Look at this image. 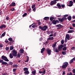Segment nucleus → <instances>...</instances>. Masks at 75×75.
<instances>
[{"instance_id": "nucleus-1", "label": "nucleus", "mask_w": 75, "mask_h": 75, "mask_svg": "<svg viewBox=\"0 0 75 75\" xmlns=\"http://www.w3.org/2000/svg\"><path fill=\"white\" fill-rule=\"evenodd\" d=\"M68 62H64L63 64V65L62 66V69H66L68 67Z\"/></svg>"}, {"instance_id": "nucleus-2", "label": "nucleus", "mask_w": 75, "mask_h": 75, "mask_svg": "<svg viewBox=\"0 0 75 75\" xmlns=\"http://www.w3.org/2000/svg\"><path fill=\"white\" fill-rule=\"evenodd\" d=\"M40 29L42 31H46V29H47V25L44 26L43 27H42L41 26L39 27Z\"/></svg>"}, {"instance_id": "nucleus-3", "label": "nucleus", "mask_w": 75, "mask_h": 75, "mask_svg": "<svg viewBox=\"0 0 75 75\" xmlns=\"http://www.w3.org/2000/svg\"><path fill=\"white\" fill-rule=\"evenodd\" d=\"M58 20L60 22H62L63 21H65L67 20V18L65 17H63L62 18H58Z\"/></svg>"}, {"instance_id": "nucleus-4", "label": "nucleus", "mask_w": 75, "mask_h": 75, "mask_svg": "<svg viewBox=\"0 0 75 75\" xmlns=\"http://www.w3.org/2000/svg\"><path fill=\"white\" fill-rule=\"evenodd\" d=\"M1 58L3 60H4V61H7V62H8V61H9V60L8 59H7V57L4 56V55L2 56Z\"/></svg>"}, {"instance_id": "nucleus-5", "label": "nucleus", "mask_w": 75, "mask_h": 75, "mask_svg": "<svg viewBox=\"0 0 75 75\" xmlns=\"http://www.w3.org/2000/svg\"><path fill=\"white\" fill-rule=\"evenodd\" d=\"M17 54V52L16 50H14L12 51V54L13 57H16Z\"/></svg>"}, {"instance_id": "nucleus-6", "label": "nucleus", "mask_w": 75, "mask_h": 75, "mask_svg": "<svg viewBox=\"0 0 75 75\" xmlns=\"http://www.w3.org/2000/svg\"><path fill=\"white\" fill-rule=\"evenodd\" d=\"M63 45H60L59 46L58 48V50L60 51H62V49L63 48Z\"/></svg>"}, {"instance_id": "nucleus-7", "label": "nucleus", "mask_w": 75, "mask_h": 75, "mask_svg": "<svg viewBox=\"0 0 75 75\" xmlns=\"http://www.w3.org/2000/svg\"><path fill=\"white\" fill-rule=\"evenodd\" d=\"M73 1H70L69 2V5H68V6L69 7H71V6H73Z\"/></svg>"}, {"instance_id": "nucleus-8", "label": "nucleus", "mask_w": 75, "mask_h": 75, "mask_svg": "<svg viewBox=\"0 0 75 75\" xmlns=\"http://www.w3.org/2000/svg\"><path fill=\"white\" fill-rule=\"evenodd\" d=\"M46 51H47V52L49 55L51 54V50H50L48 49H47L46 50Z\"/></svg>"}, {"instance_id": "nucleus-9", "label": "nucleus", "mask_w": 75, "mask_h": 75, "mask_svg": "<svg viewBox=\"0 0 75 75\" xmlns=\"http://www.w3.org/2000/svg\"><path fill=\"white\" fill-rule=\"evenodd\" d=\"M56 3H57V1L54 0L51 2L50 5H51V6H52L53 5L56 4Z\"/></svg>"}, {"instance_id": "nucleus-10", "label": "nucleus", "mask_w": 75, "mask_h": 75, "mask_svg": "<svg viewBox=\"0 0 75 75\" xmlns=\"http://www.w3.org/2000/svg\"><path fill=\"white\" fill-rule=\"evenodd\" d=\"M45 70H43L42 71H39V73L40 74H42V75H44L45 74Z\"/></svg>"}, {"instance_id": "nucleus-11", "label": "nucleus", "mask_w": 75, "mask_h": 75, "mask_svg": "<svg viewBox=\"0 0 75 75\" xmlns=\"http://www.w3.org/2000/svg\"><path fill=\"white\" fill-rule=\"evenodd\" d=\"M16 3L14 2H13L11 3V4L9 5V8H11V6H16Z\"/></svg>"}, {"instance_id": "nucleus-12", "label": "nucleus", "mask_w": 75, "mask_h": 75, "mask_svg": "<svg viewBox=\"0 0 75 75\" xmlns=\"http://www.w3.org/2000/svg\"><path fill=\"white\" fill-rule=\"evenodd\" d=\"M6 25L4 24L1 25V26H0V29H2L3 28H6Z\"/></svg>"}, {"instance_id": "nucleus-13", "label": "nucleus", "mask_w": 75, "mask_h": 75, "mask_svg": "<svg viewBox=\"0 0 75 75\" xmlns=\"http://www.w3.org/2000/svg\"><path fill=\"white\" fill-rule=\"evenodd\" d=\"M65 38H67L68 40H69V38H70V36H69V34H67L66 35Z\"/></svg>"}, {"instance_id": "nucleus-14", "label": "nucleus", "mask_w": 75, "mask_h": 75, "mask_svg": "<svg viewBox=\"0 0 75 75\" xmlns=\"http://www.w3.org/2000/svg\"><path fill=\"white\" fill-rule=\"evenodd\" d=\"M54 39V37H50L47 39V40L48 41H49V40H53Z\"/></svg>"}, {"instance_id": "nucleus-15", "label": "nucleus", "mask_w": 75, "mask_h": 75, "mask_svg": "<svg viewBox=\"0 0 75 75\" xmlns=\"http://www.w3.org/2000/svg\"><path fill=\"white\" fill-rule=\"evenodd\" d=\"M44 19L45 21H47V20H48L50 19V18L48 17H46L44 18Z\"/></svg>"}, {"instance_id": "nucleus-16", "label": "nucleus", "mask_w": 75, "mask_h": 75, "mask_svg": "<svg viewBox=\"0 0 75 75\" xmlns=\"http://www.w3.org/2000/svg\"><path fill=\"white\" fill-rule=\"evenodd\" d=\"M57 6L58 7V8L60 9L61 7V5L59 4V3H58L57 5Z\"/></svg>"}, {"instance_id": "nucleus-17", "label": "nucleus", "mask_w": 75, "mask_h": 75, "mask_svg": "<svg viewBox=\"0 0 75 75\" xmlns=\"http://www.w3.org/2000/svg\"><path fill=\"white\" fill-rule=\"evenodd\" d=\"M45 47H43L41 50V52L42 53H43V52H44V51H45Z\"/></svg>"}, {"instance_id": "nucleus-18", "label": "nucleus", "mask_w": 75, "mask_h": 75, "mask_svg": "<svg viewBox=\"0 0 75 75\" xmlns=\"http://www.w3.org/2000/svg\"><path fill=\"white\" fill-rule=\"evenodd\" d=\"M6 35V32H4L1 35V38H2L3 37H4V35Z\"/></svg>"}, {"instance_id": "nucleus-19", "label": "nucleus", "mask_w": 75, "mask_h": 75, "mask_svg": "<svg viewBox=\"0 0 75 75\" xmlns=\"http://www.w3.org/2000/svg\"><path fill=\"white\" fill-rule=\"evenodd\" d=\"M74 30H69L68 32V33H74Z\"/></svg>"}, {"instance_id": "nucleus-20", "label": "nucleus", "mask_w": 75, "mask_h": 75, "mask_svg": "<svg viewBox=\"0 0 75 75\" xmlns=\"http://www.w3.org/2000/svg\"><path fill=\"white\" fill-rule=\"evenodd\" d=\"M24 74H25V75H28V74H30V72H29V71L28 70V71H25L24 72Z\"/></svg>"}, {"instance_id": "nucleus-21", "label": "nucleus", "mask_w": 75, "mask_h": 75, "mask_svg": "<svg viewBox=\"0 0 75 75\" xmlns=\"http://www.w3.org/2000/svg\"><path fill=\"white\" fill-rule=\"evenodd\" d=\"M32 74L33 75H35V74H36V70H35L34 71H32Z\"/></svg>"}, {"instance_id": "nucleus-22", "label": "nucleus", "mask_w": 75, "mask_h": 75, "mask_svg": "<svg viewBox=\"0 0 75 75\" xmlns=\"http://www.w3.org/2000/svg\"><path fill=\"white\" fill-rule=\"evenodd\" d=\"M67 19L69 21H70L71 20V19H72V17H71V16H69L67 17Z\"/></svg>"}, {"instance_id": "nucleus-23", "label": "nucleus", "mask_w": 75, "mask_h": 75, "mask_svg": "<svg viewBox=\"0 0 75 75\" xmlns=\"http://www.w3.org/2000/svg\"><path fill=\"white\" fill-rule=\"evenodd\" d=\"M19 52L20 53H21V54H23L24 53V50L23 49H20Z\"/></svg>"}, {"instance_id": "nucleus-24", "label": "nucleus", "mask_w": 75, "mask_h": 75, "mask_svg": "<svg viewBox=\"0 0 75 75\" xmlns=\"http://www.w3.org/2000/svg\"><path fill=\"white\" fill-rule=\"evenodd\" d=\"M52 23L53 24H57V21L55 20H53L52 22Z\"/></svg>"}, {"instance_id": "nucleus-25", "label": "nucleus", "mask_w": 75, "mask_h": 75, "mask_svg": "<svg viewBox=\"0 0 75 75\" xmlns=\"http://www.w3.org/2000/svg\"><path fill=\"white\" fill-rule=\"evenodd\" d=\"M62 55H66L67 54V51H63L62 52Z\"/></svg>"}, {"instance_id": "nucleus-26", "label": "nucleus", "mask_w": 75, "mask_h": 75, "mask_svg": "<svg viewBox=\"0 0 75 75\" xmlns=\"http://www.w3.org/2000/svg\"><path fill=\"white\" fill-rule=\"evenodd\" d=\"M56 46V43H54V44H53V45L52 46V47L53 48V49L54 50H55V47Z\"/></svg>"}, {"instance_id": "nucleus-27", "label": "nucleus", "mask_w": 75, "mask_h": 75, "mask_svg": "<svg viewBox=\"0 0 75 75\" xmlns=\"http://www.w3.org/2000/svg\"><path fill=\"white\" fill-rule=\"evenodd\" d=\"M9 57L10 58L12 59L13 58V54L12 53H10L9 54Z\"/></svg>"}, {"instance_id": "nucleus-28", "label": "nucleus", "mask_w": 75, "mask_h": 75, "mask_svg": "<svg viewBox=\"0 0 75 75\" xmlns=\"http://www.w3.org/2000/svg\"><path fill=\"white\" fill-rule=\"evenodd\" d=\"M13 68H17L18 67V65L17 64H14L13 65Z\"/></svg>"}, {"instance_id": "nucleus-29", "label": "nucleus", "mask_w": 75, "mask_h": 75, "mask_svg": "<svg viewBox=\"0 0 75 75\" xmlns=\"http://www.w3.org/2000/svg\"><path fill=\"white\" fill-rule=\"evenodd\" d=\"M7 62L4 61L2 63V65H7Z\"/></svg>"}, {"instance_id": "nucleus-30", "label": "nucleus", "mask_w": 75, "mask_h": 75, "mask_svg": "<svg viewBox=\"0 0 75 75\" xmlns=\"http://www.w3.org/2000/svg\"><path fill=\"white\" fill-rule=\"evenodd\" d=\"M23 69L24 71L25 72L26 71H27L28 70V69L27 68H23Z\"/></svg>"}, {"instance_id": "nucleus-31", "label": "nucleus", "mask_w": 75, "mask_h": 75, "mask_svg": "<svg viewBox=\"0 0 75 75\" xmlns=\"http://www.w3.org/2000/svg\"><path fill=\"white\" fill-rule=\"evenodd\" d=\"M8 40L10 41V42H12L13 41V39L11 38H9L8 39Z\"/></svg>"}, {"instance_id": "nucleus-32", "label": "nucleus", "mask_w": 75, "mask_h": 75, "mask_svg": "<svg viewBox=\"0 0 75 75\" xmlns=\"http://www.w3.org/2000/svg\"><path fill=\"white\" fill-rule=\"evenodd\" d=\"M67 49V47H64L63 48H62V50L63 51H66Z\"/></svg>"}, {"instance_id": "nucleus-33", "label": "nucleus", "mask_w": 75, "mask_h": 75, "mask_svg": "<svg viewBox=\"0 0 75 75\" xmlns=\"http://www.w3.org/2000/svg\"><path fill=\"white\" fill-rule=\"evenodd\" d=\"M14 49V47L12 46H10V50H12Z\"/></svg>"}, {"instance_id": "nucleus-34", "label": "nucleus", "mask_w": 75, "mask_h": 75, "mask_svg": "<svg viewBox=\"0 0 75 75\" xmlns=\"http://www.w3.org/2000/svg\"><path fill=\"white\" fill-rule=\"evenodd\" d=\"M54 19V17H51L50 18V20L51 21H52Z\"/></svg>"}, {"instance_id": "nucleus-35", "label": "nucleus", "mask_w": 75, "mask_h": 75, "mask_svg": "<svg viewBox=\"0 0 75 75\" xmlns=\"http://www.w3.org/2000/svg\"><path fill=\"white\" fill-rule=\"evenodd\" d=\"M16 56L17 57H18V58H20V55L18 53Z\"/></svg>"}, {"instance_id": "nucleus-36", "label": "nucleus", "mask_w": 75, "mask_h": 75, "mask_svg": "<svg viewBox=\"0 0 75 75\" xmlns=\"http://www.w3.org/2000/svg\"><path fill=\"white\" fill-rule=\"evenodd\" d=\"M28 61H29V57H27V59L25 61V62H28Z\"/></svg>"}, {"instance_id": "nucleus-37", "label": "nucleus", "mask_w": 75, "mask_h": 75, "mask_svg": "<svg viewBox=\"0 0 75 75\" xmlns=\"http://www.w3.org/2000/svg\"><path fill=\"white\" fill-rule=\"evenodd\" d=\"M27 13H24V14H23V15L22 16L23 17H25V16H27Z\"/></svg>"}, {"instance_id": "nucleus-38", "label": "nucleus", "mask_w": 75, "mask_h": 75, "mask_svg": "<svg viewBox=\"0 0 75 75\" xmlns=\"http://www.w3.org/2000/svg\"><path fill=\"white\" fill-rule=\"evenodd\" d=\"M73 62H74V60H73V59H71V60L69 62V64H72V63Z\"/></svg>"}, {"instance_id": "nucleus-39", "label": "nucleus", "mask_w": 75, "mask_h": 75, "mask_svg": "<svg viewBox=\"0 0 75 75\" xmlns=\"http://www.w3.org/2000/svg\"><path fill=\"white\" fill-rule=\"evenodd\" d=\"M55 52H57V53L59 52V50H58V49H55Z\"/></svg>"}, {"instance_id": "nucleus-40", "label": "nucleus", "mask_w": 75, "mask_h": 75, "mask_svg": "<svg viewBox=\"0 0 75 75\" xmlns=\"http://www.w3.org/2000/svg\"><path fill=\"white\" fill-rule=\"evenodd\" d=\"M13 64V63L11 62H9V65H12Z\"/></svg>"}, {"instance_id": "nucleus-41", "label": "nucleus", "mask_w": 75, "mask_h": 75, "mask_svg": "<svg viewBox=\"0 0 75 75\" xmlns=\"http://www.w3.org/2000/svg\"><path fill=\"white\" fill-rule=\"evenodd\" d=\"M35 7V4H34L32 6V8H34Z\"/></svg>"}, {"instance_id": "nucleus-42", "label": "nucleus", "mask_w": 75, "mask_h": 75, "mask_svg": "<svg viewBox=\"0 0 75 75\" xmlns=\"http://www.w3.org/2000/svg\"><path fill=\"white\" fill-rule=\"evenodd\" d=\"M38 25H40L41 24V22H40V20L38 21Z\"/></svg>"}, {"instance_id": "nucleus-43", "label": "nucleus", "mask_w": 75, "mask_h": 75, "mask_svg": "<svg viewBox=\"0 0 75 75\" xmlns=\"http://www.w3.org/2000/svg\"><path fill=\"white\" fill-rule=\"evenodd\" d=\"M64 40H62L61 41V44H64Z\"/></svg>"}, {"instance_id": "nucleus-44", "label": "nucleus", "mask_w": 75, "mask_h": 75, "mask_svg": "<svg viewBox=\"0 0 75 75\" xmlns=\"http://www.w3.org/2000/svg\"><path fill=\"white\" fill-rule=\"evenodd\" d=\"M37 27V26L36 25H34L32 26V28H35V27Z\"/></svg>"}, {"instance_id": "nucleus-45", "label": "nucleus", "mask_w": 75, "mask_h": 75, "mask_svg": "<svg viewBox=\"0 0 75 75\" xmlns=\"http://www.w3.org/2000/svg\"><path fill=\"white\" fill-rule=\"evenodd\" d=\"M67 75H72V73L71 72H70L69 73H68L67 74Z\"/></svg>"}, {"instance_id": "nucleus-46", "label": "nucleus", "mask_w": 75, "mask_h": 75, "mask_svg": "<svg viewBox=\"0 0 75 75\" xmlns=\"http://www.w3.org/2000/svg\"><path fill=\"white\" fill-rule=\"evenodd\" d=\"M16 70H17V69H16V68L13 69V72H14L16 71Z\"/></svg>"}, {"instance_id": "nucleus-47", "label": "nucleus", "mask_w": 75, "mask_h": 75, "mask_svg": "<svg viewBox=\"0 0 75 75\" xmlns=\"http://www.w3.org/2000/svg\"><path fill=\"white\" fill-rule=\"evenodd\" d=\"M5 50H6V51H8V50H9V47H6L5 48Z\"/></svg>"}, {"instance_id": "nucleus-48", "label": "nucleus", "mask_w": 75, "mask_h": 75, "mask_svg": "<svg viewBox=\"0 0 75 75\" xmlns=\"http://www.w3.org/2000/svg\"><path fill=\"white\" fill-rule=\"evenodd\" d=\"M35 24V23H33L32 24V25H30L29 26V28H31V26H32V25H34V24Z\"/></svg>"}, {"instance_id": "nucleus-49", "label": "nucleus", "mask_w": 75, "mask_h": 75, "mask_svg": "<svg viewBox=\"0 0 75 75\" xmlns=\"http://www.w3.org/2000/svg\"><path fill=\"white\" fill-rule=\"evenodd\" d=\"M65 4H62L61 5V6L63 8H64V7H65Z\"/></svg>"}, {"instance_id": "nucleus-50", "label": "nucleus", "mask_w": 75, "mask_h": 75, "mask_svg": "<svg viewBox=\"0 0 75 75\" xmlns=\"http://www.w3.org/2000/svg\"><path fill=\"white\" fill-rule=\"evenodd\" d=\"M11 11H14L15 9L14 8H13L11 9Z\"/></svg>"}, {"instance_id": "nucleus-51", "label": "nucleus", "mask_w": 75, "mask_h": 75, "mask_svg": "<svg viewBox=\"0 0 75 75\" xmlns=\"http://www.w3.org/2000/svg\"><path fill=\"white\" fill-rule=\"evenodd\" d=\"M4 61H3V60H0V63H2V64L3 62Z\"/></svg>"}, {"instance_id": "nucleus-52", "label": "nucleus", "mask_w": 75, "mask_h": 75, "mask_svg": "<svg viewBox=\"0 0 75 75\" xmlns=\"http://www.w3.org/2000/svg\"><path fill=\"white\" fill-rule=\"evenodd\" d=\"M72 26H73V27H75V23H73L72 24Z\"/></svg>"}, {"instance_id": "nucleus-53", "label": "nucleus", "mask_w": 75, "mask_h": 75, "mask_svg": "<svg viewBox=\"0 0 75 75\" xmlns=\"http://www.w3.org/2000/svg\"><path fill=\"white\" fill-rule=\"evenodd\" d=\"M75 49V47H72L71 48V50H74Z\"/></svg>"}, {"instance_id": "nucleus-54", "label": "nucleus", "mask_w": 75, "mask_h": 75, "mask_svg": "<svg viewBox=\"0 0 75 75\" xmlns=\"http://www.w3.org/2000/svg\"><path fill=\"white\" fill-rule=\"evenodd\" d=\"M35 10H36V8L35 7L33 9V11L34 12H35Z\"/></svg>"}, {"instance_id": "nucleus-55", "label": "nucleus", "mask_w": 75, "mask_h": 75, "mask_svg": "<svg viewBox=\"0 0 75 75\" xmlns=\"http://www.w3.org/2000/svg\"><path fill=\"white\" fill-rule=\"evenodd\" d=\"M9 18V17H8V16H7L6 17V20H8Z\"/></svg>"}, {"instance_id": "nucleus-56", "label": "nucleus", "mask_w": 75, "mask_h": 75, "mask_svg": "<svg viewBox=\"0 0 75 75\" xmlns=\"http://www.w3.org/2000/svg\"><path fill=\"white\" fill-rule=\"evenodd\" d=\"M68 15L66 14L64 16V17H68Z\"/></svg>"}, {"instance_id": "nucleus-57", "label": "nucleus", "mask_w": 75, "mask_h": 75, "mask_svg": "<svg viewBox=\"0 0 75 75\" xmlns=\"http://www.w3.org/2000/svg\"><path fill=\"white\" fill-rule=\"evenodd\" d=\"M72 72L74 74L75 73V69H73L72 70Z\"/></svg>"}, {"instance_id": "nucleus-58", "label": "nucleus", "mask_w": 75, "mask_h": 75, "mask_svg": "<svg viewBox=\"0 0 75 75\" xmlns=\"http://www.w3.org/2000/svg\"><path fill=\"white\" fill-rule=\"evenodd\" d=\"M3 44H1L0 45V47L1 48H2V47H3Z\"/></svg>"}, {"instance_id": "nucleus-59", "label": "nucleus", "mask_w": 75, "mask_h": 75, "mask_svg": "<svg viewBox=\"0 0 75 75\" xmlns=\"http://www.w3.org/2000/svg\"><path fill=\"white\" fill-rule=\"evenodd\" d=\"M54 35L53 34H50V35H49V37H52Z\"/></svg>"}, {"instance_id": "nucleus-60", "label": "nucleus", "mask_w": 75, "mask_h": 75, "mask_svg": "<svg viewBox=\"0 0 75 75\" xmlns=\"http://www.w3.org/2000/svg\"><path fill=\"white\" fill-rule=\"evenodd\" d=\"M60 24H59V25H56L57 27H60Z\"/></svg>"}, {"instance_id": "nucleus-61", "label": "nucleus", "mask_w": 75, "mask_h": 75, "mask_svg": "<svg viewBox=\"0 0 75 75\" xmlns=\"http://www.w3.org/2000/svg\"><path fill=\"white\" fill-rule=\"evenodd\" d=\"M5 42L6 43H7L8 42V41L7 40H5Z\"/></svg>"}, {"instance_id": "nucleus-62", "label": "nucleus", "mask_w": 75, "mask_h": 75, "mask_svg": "<svg viewBox=\"0 0 75 75\" xmlns=\"http://www.w3.org/2000/svg\"><path fill=\"white\" fill-rule=\"evenodd\" d=\"M69 28H70V30H72L74 29V28L72 27H70Z\"/></svg>"}, {"instance_id": "nucleus-63", "label": "nucleus", "mask_w": 75, "mask_h": 75, "mask_svg": "<svg viewBox=\"0 0 75 75\" xmlns=\"http://www.w3.org/2000/svg\"><path fill=\"white\" fill-rule=\"evenodd\" d=\"M65 74V71H64L62 72V75H64Z\"/></svg>"}, {"instance_id": "nucleus-64", "label": "nucleus", "mask_w": 75, "mask_h": 75, "mask_svg": "<svg viewBox=\"0 0 75 75\" xmlns=\"http://www.w3.org/2000/svg\"><path fill=\"white\" fill-rule=\"evenodd\" d=\"M71 22H72V23H75V20L71 21Z\"/></svg>"}]
</instances>
